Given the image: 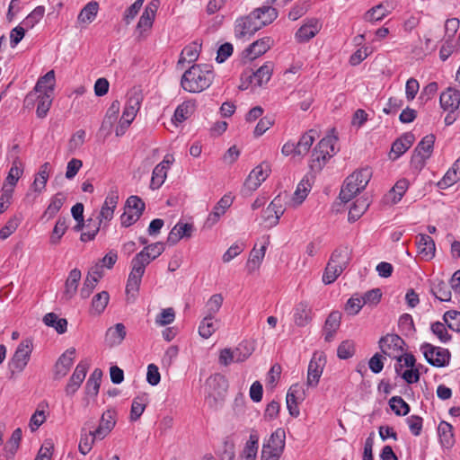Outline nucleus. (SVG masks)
Returning a JSON list of instances; mask_svg holds the SVG:
<instances>
[{
	"label": "nucleus",
	"instance_id": "obj_3",
	"mask_svg": "<svg viewBox=\"0 0 460 460\" xmlns=\"http://www.w3.org/2000/svg\"><path fill=\"white\" fill-rule=\"evenodd\" d=\"M142 101L143 94L139 88L134 87L128 91L124 111L119 119V125L115 130L117 137H120L125 134L126 130L136 118V115L140 109Z\"/></svg>",
	"mask_w": 460,
	"mask_h": 460
},
{
	"label": "nucleus",
	"instance_id": "obj_52",
	"mask_svg": "<svg viewBox=\"0 0 460 460\" xmlns=\"http://www.w3.org/2000/svg\"><path fill=\"white\" fill-rule=\"evenodd\" d=\"M66 229H67L66 218L59 217L58 219V221L56 222V225L51 233V235L49 238L50 243L54 244V245L59 243V242H60L62 236L65 234Z\"/></svg>",
	"mask_w": 460,
	"mask_h": 460
},
{
	"label": "nucleus",
	"instance_id": "obj_17",
	"mask_svg": "<svg viewBox=\"0 0 460 460\" xmlns=\"http://www.w3.org/2000/svg\"><path fill=\"white\" fill-rule=\"evenodd\" d=\"M416 238V246L419 256L425 261L432 260L436 252L434 240L425 234H419Z\"/></svg>",
	"mask_w": 460,
	"mask_h": 460
},
{
	"label": "nucleus",
	"instance_id": "obj_5",
	"mask_svg": "<svg viewBox=\"0 0 460 460\" xmlns=\"http://www.w3.org/2000/svg\"><path fill=\"white\" fill-rule=\"evenodd\" d=\"M349 255L346 250H336L331 256L323 275V281L329 285L333 283L349 264Z\"/></svg>",
	"mask_w": 460,
	"mask_h": 460
},
{
	"label": "nucleus",
	"instance_id": "obj_34",
	"mask_svg": "<svg viewBox=\"0 0 460 460\" xmlns=\"http://www.w3.org/2000/svg\"><path fill=\"white\" fill-rule=\"evenodd\" d=\"M82 274L78 269L72 270L66 280L64 296L71 299L76 293Z\"/></svg>",
	"mask_w": 460,
	"mask_h": 460
},
{
	"label": "nucleus",
	"instance_id": "obj_15",
	"mask_svg": "<svg viewBox=\"0 0 460 460\" xmlns=\"http://www.w3.org/2000/svg\"><path fill=\"white\" fill-rule=\"evenodd\" d=\"M159 6L160 0H151L146 4L137 25V31L140 34L152 28Z\"/></svg>",
	"mask_w": 460,
	"mask_h": 460
},
{
	"label": "nucleus",
	"instance_id": "obj_40",
	"mask_svg": "<svg viewBox=\"0 0 460 460\" xmlns=\"http://www.w3.org/2000/svg\"><path fill=\"white\" fill-rule=\"evenodd\" d=\"M110 301V295L107 291H102L93 296L91 304L90 312L92 314H101L103 313Z\"/></svg>",
	"mask_w": 460,
	"mask_h": 460
},
{
	"label": "nucleus",
	"instance_id": "obj_36",
	"mask_svg": "<svg viewBox=\"0 0 460 460\" xmlns=\"http://www.w3.org/2000/svg\"><path fill=\"white\" fill-rule=\"evenodd\" d=\"M311 190V183L308 179H302L297 184L296 189L291 198L290 204L293 207L301 205L306 199L309 191Z\"/></svg>",
	"mask_w": 460,
	"mask_h": 460
},
{
	"label": "nucleus",
	"instance_id": "obj_18",
	"mask_svg": "<svg viewBox=\"0 0 460 460\" xmlns=\"http://www.w3.org/2000/svg\"><path fill=\"white\" fill-rule=\"evenodd\" d=\"M75 352V348H69L58 358L54 369L55 378L60 379L66 376L74 363Z\"/></svg>",
	"mask_w": 460,
	"mask_h": 460
},
{
	"label": "nucleus",
	"instance_id": "obj_39",
	"mask_svg": "<svg viewBox=\"0 0 460 460\" xmlns=\"http://www.w3.org/2000/svg\"><path fill=\"white\" fill-rule=\"evenodd\" d=\"M224 302L222 294L212 295L205 304L203 315L214 316L220 311Z\"/></svg>",
	"mask_w": 460,
	"mask_h": 460
},
{
	"label": "nucleus",
	"instance_id": "obj_49",
	"mask_svg": "<svg viewBox=\"0 0 460 460\" xmlns=\"http://www.w3.org/2000/svg\"><path fill=\"white\" fill-rule=\"evenodd\" d=\"M431 292L439 301L448 302L451 300V287L444 281H438L431 288Z\"/></svg>",
	"mask_w": 460,
	"mask_h": 460
},
{
	"label": "nucleus",
	"instance_id": "obj_62",
	"mask_svg": "<svg viewBox=\"0 0 460 460\" xmlns=\"http://www.w3.org/2000/svg\"><path fill=\"white\" fill-rule=\"evenodd\" d=\"M252 348L248 342L243 341L240 343L234 349H233L235 362L240 363L245 361L252 355Z\"/></svg>",
	"mask_w": 460,
	"mask_h": 460
},
{
	"label": "nucleus",
	"instance_id": "obj_13",
	"mask_svg": "<svg viewBox=\"0 0 460 460\" xmlns=\"http://www.w3.org/2000/svg\"><path fill=\"white\" fill-rule=\"evenodd\" d=\"M258 18L259 17L256 16V13H253L252 12L245 17L237 19L234 25L235 36L238 38L252 36L261 30L258 23Z\"/></svg>",
	"mask_w": 460,
	"mask_h": 460
},
{
	"label": "nucleus",
	"instance_id": "obj_54",
	"mask_svg": "<svg viewBox=\"0 0 460 460\" xmlns=\"http://www.w3.org/2000/svg\"><path fill=\"white\" fill-rule=\"evenodd\" d=\"M65 202V197L61 193L56 194L50 200L49 205L45 210L43 217L48 219L52 218L60 210Z\"/></svg>",
	"mask_w": 460,
	"mask_h": 460
},
{
	"label": "nucleus",
	"instance_id": "obj_56",
	"mask_svg": "<svg viewBox=\"0 0 460 460\" xmlns=\"http://www.w3.org/2000/svg\"><path fill=\"white\" fill-rule=\"evenodd\" d=\"M100 222L95 221V219L89 218L87 219L86 228L87 231L83 232L80 236V240L82 242H89L94 239L98 232L101 228Z\"/></svg>",
	"mask_w": 460,
	"mask_h": 460
},
{
	"label": "nucleus",
	"instance_id": "obj_27",
	"mask_svg": "<svg viewBox=\"0 0 460 460\" xmlns=\"http://www.w3.org/2000/svg\"><path fill=\"white\" fill-rule=\"evenodd\" d=\"M460 180V157L447 170L444 177L437 183L441 190H446Z\"/></svg>",
	"mask_w": 460,
	"mask_h": 460
},
{
	"label": "nucleus",
	"instance_id": "obj_6",
	"mask_svg": "<svg viewBox=\"0 0 460 460\" xmlns=\"http://www.w3.org/2000/svg\"><path fill=\"white\" fill-rule=\"evenodd\" d=\"M336 138L332 137H323L314 147L312 153L310 167L312 170L320 171L324 166L327 159L335 153Z\"/></svg>",
	"mask_w": 460,
	"mask_h": 460
},
{
	"label": "nucleus",
	"instance_id": "obj_20",
	"mask_svg": "<svg viewBox=\"0 0 460 460\" xmlns=\"http://www.w3.org/2000/svg\"><path fill=\"white\" fill-rule=\"evenodd\" d=\"M272 72L273 64L271 62H267L258 68L256 72H253L252 74H246V78L252 86L261 87L270 81Z\"/></svg>",
	"mask_w": 460,
	"mask_h": 460
},
{
	"label": "nucleus",
	"instance_id": "obj_51",
	"mask_svg": "<svg viewBox=\"0 0 460 460\" xmlns=\"http://www.w3.org/2000/svg\"><path fill=\"white\" fill-rule=\"evenodd\" d=\"M116 424V413L108 410L102 415L100 425L95 431H111Z\"/></svg>",
	"mask_w": 460,
	"mask_h": 460
},
{
	"label": "nucleus",
	"instance_id": "obj_59",
	"mask_svg": "<svg viewBox=\"0 0 460 460\" xmlns=\"http://www.w3.org/2000/svg\"><path fill=\"white\" fill-rule=\"evenodd\" d=\"M443 320L450 330L460 332V312L447 311L445 313Z\"/></svg>",
	"mask_w": 460,
	"mask_h": 460
},
{
	"label": "nucleus",
	"instance_id": "obj_12",
	"mask_svg": "<svg viewBox=\"0 0 460 460\" xmlns=\"http://www.w3.org/2000/svg\"><path fill=\"white\" fill-rule=\"evenodd\" d=\"M326 364V357L323 353H314L307 369L306 385L307 387H316L320 377L323 375Z\"/></svg>",
	"mask_w": 460,
	"mask_h": 460
},
{
	"label": "nucleus",
	"instance_id": "obj_53",
	"mask_svg": "<svg viewBox=\"0 0 460 460\" xmlns=\"http://www.w3.org/2000/svg\"><path fill=\"white\" fill-rule=\"evenodd\" d=\"M259 437L256 434L251 433L250 439L247 441L243 456L246 460H256L258 451Z\"/></svg>",
	"mask_w": 460,
	"mask_h": 460
},
{
	"label": "nucleus",
	"instance_id": "obj_55",
	"mask_svg": "<svg viewBox=\"0 0 460 460\" xmlns=\"http://www.w3.org/2000/svg\"><path fill=\"white\" fill-rule=\"evenodd\" d=\"M167 169L163 165H156L152 173L150 187L153 190L158 189L162 186L167 177Z\"/></svg>",
	"mask_w": 460,
	"mask_h": 460
},
{
	"label": "nucleus",
	"instance_id": "obj_35",
	"mask_svg": "<svg viewBox=\"0 0 460 460\" xmlns=\"http://www.w3.org/2000/svg\"><path fill=\"white\" fill-rule=\"evenodd\" d=\"M56 84L55 72L54 70L49 71L43 76L40 77L34 91L36 93H53Z\"/></svg>",
	"mask_w": 460,
	"mask_h": 460
},
{
	"label": "nucleus",
	"instance_id": "obj_19",
	"mask_svg": "<svg viewBox=\"0 0 460 460\" xmlns=\"http://www.w3.org/2000/svg\"><path fill=\"white\" fill-rule=\"evenodd\" d=\"M87 369L88 366L84 362H80L76 366L66 385L65 392L66 395L71 396L79 389L85 378Z\"/></svg>",
	"mask_w": 460,
	"mask_h": 460
},
{
	"label": "nucleus",
	"instance_id": "obj_11",
	"mask_svg": "<svg viewBox=\"0 0 460 460\" xmlns=\"http://www.w3.org/2000/svg\"><path fill=\"white\" fill-rule=\"evenodd\" d=\"M270 172V169L268 164H261L257 165L246 178L242 192L244 195H250L252 191L256 190L268 178Z\"/></svg>",
	"mask_w": 460,
	"mask_h": 460
},
{
	"label": "nucleus",
	"instance_id": "obj_37",
	"mask_svg": "<svg viewBox=\"0 0 460 460\" xmlns=\"http://www.w3.org/2000/svg\"><path fill=\"white\" fill-rule=\"evenodd\" d=\"M104 438V433H83L78 445L79 452L84 456L87 455L93 448L95 439L102 440Z\"/></svg>",
	"mask_w": 460,
	"mask_h": 460
},
{
	"label": "nucleus",
	"instance_id": "obj_21",
	"mask_svg": "<svg viewBox=\"0 0 460 460\" xmlns=\"http://www.w3.org/2000/svg\"><path fill=\"white\" fill-rule=\"evenodd\" d=\"M24 164L20 156L15 155L12 161V166L3 182V187L14 190L19 179L22 176Z\"/></svg>",
	"mask_w": 460,
	"mask_h": 460
},
{
	"label": "nucleus",
	"instance_id": "obj_33",
	"mask_svg": "<svg viewBox=\"0 0 460 460\" xmlns=\"http://www.w3.org/2000/svg\"><path fill=\"white\" fill-rule=\"evenodd\" d=\"M408 188V180L401 179L397 181L394 186L391 189V190L385 195L386 202L391 204L398 203L405 194Z\"/></svg>",
	"mask_w": 460,
	"mask_h": 460
},
{
	"label": "nucleus",
	"instance_id": "obj_48",
	"mask_svg": "<svg viewBox=\"0 0 460 460\" xmlns=\"http://www.w3.org/2000/svg\"><path fill=\"white\" fill-rule=\"evenodd\" d=\"M369 202L367 199H358L350 207L349 211V220H358L367 209Z\"/></svg>",
	"mask_w": 460,
	"mask_h": 460
},
{
	"label": "nucleus",
	"instance_id": "obj_63",
	"mask_svg": "<svg viewBox=\"0 0 460 460\" xmlns=\"http://www.w3.org/2000/svg\"><path fill=\"white\" fill-rule=\"evenodd\" d=\"M355 353V343L352 341L346 340L342 341L337 349V355L341 359L351 358Z\"/></svg>",
	"mask_w": 460,
	"mask_h": 460
},
{
	"label": "nucleus",
	"instance_id": "obj_2",
	"mask_svg": "<svg viewBox=\"0 0 460 460\" xmlns=\"http://www.w3.org/2000/svg\"><path fill=\"white\" fill-rule=\"evenodd\" d=\"M154 260L155 258L146 247L132 259L131 270L126 285V293L128 295H132V296L137 295L146 267Z\"/></svg>",
	"mask_w": 460,
	"mask_h": 460
},
{
	"label": "nucleus",
	"instance_id": "obj_14",
	"mask_svg": "<svg viewBox=\"0 0 460 460\" xmlns=\"http://www.w3.org/2000/svg\"><path fill=\"white\" fill-rule=\"evenodd\" d=\"M119 202V192L117 190H111L107 194L105 200L101 208L99 215L95 221L106 225L113 218L115 208Z\"/></svg>",
	"mask_w": 460,
	"mask_h": 460
},
{
	"label": "nucleus",
	"instance_id": "obj_61",
	"mask_svg": "<svg viewBox=\"0 0 460 460\" xmlns=\"http://www.w3.org/2000/svg\"><path fill=\"white\" fill-rule=\"evenodd\" d=\"M146 394L137 396L133 400L132 405H131V411H130L132 420H137V418H139L142 415V413L144 412V411L146 409Z\"/></svg>",
	"mask_w": 460,
	"mask_h": 460
},
{
	"label": "nucleus",
	"instance_id": "obj_31",
	"mask_svg": "<svg viewBox=\"0 0 460 460\" xmlns=\"http://www.w3.org/2000/svg\"><path fill=\"white\" fill-rule=\"evenodd\" d=\"M272 44V40L270 37L262 38L249 46V48L245 50L246 56L250 60H252L270 49Z\"/></svg>",
	"mask_w": 460,
	"mask_h": 460
},
{
	"label": "nucleus",
	"instance_id": "obj_60",
	"mask_svg": "<svg viewBox=\"0 0 460 460\" xmlns=\"http://www.w3.org/2000/svg\"><path fill=\"white\" fill-rule=\"evenodd\" d=\"M45 7L37 6L27 17L22 21V24L26 28H33L44 16Z\"/></svg>",
	"mask_w": 460,
	"mask_h": 460
},
{
	"label": "nucleus",
	"instance_id": "obj_32",
	"mask_svg": "<svg viewBox=\"0 0 460 460\" xmlns=\"http://www.w3.org/2000/svg\"><path fill=\"white\" fill-rule=\"evenodd\" d=\"M219 323L214 316L204 315L199 325V334L203 339L210 338L219 328Z\"/></svg>",
	"mask_w": 460,
	"mask_h": 460
},
{
	"label": "nucleus",
	"instance_id": "obj_57",
	"mask_svg": "<svg viewBox=\"0 0 460 460\" xmlns=\"http://www.w3.org/2000/svg\"><path fill=\"white\" fill-rule=\"evenodd\" d=\"M364 305L359 294H354L346 303L344 310L349 315H356L359 313Z\"/></svg>",
	"mask_w": 460,
	"mask_h": 460
},
{
	"label": "nucleus",
	"instance_id": "obj_38",
	"mask_svg": "<svg viewBox=\"0 0 460 460\" xmlns=\"http://www.w3.org/2000/svg\"><path fill=\"white\" fill-rule=\"evenodd\" d=\"M316 134L315 130L311 129L300 137L299 141L296 144L297 156H304L308 153L314 142Z\"/></svg>",
	"mask_w": 460,
	"mask_h": 460
},
{
	"label": "nucleus",
	"instance_id": "obj_30",
	"mask_svg": "<svg viewBox=\"0 0 460 460\" xmlns=\"http://www.w3.org/2000/svg\"><path fill=\"white\" fill-rule=\"evenodd\" d=\"M414 140V135L411 132L402 135L400 138L395 140L391 148V154L394 155L392 158L397 159L404 154L412 146Z\"/></svg>",
	"mask_w": 460,
	"mask_h": 460
},
{
	"label": "nucleus",
	"instance_id": "obj_22",
	"mask_svg": "<svg viewBox=\"0 0 460 460\" xmlns=\"http://www.w3.org/2000/svg\"><path fill=\"white\" fill-rule=\"evenodd\" d=\"M293 320L298 327H304L312 321V308L307 302L302 301L295 306Z\"/></svg>",
	"mask_w": 460,
	"mask_h": 460
},
{
	"label": "nucleus",
	"instance_id": "obj_25",
	"mask_svg": "<svg viewBox=\"0 0 460 460\" xmlns=\"http://www.w3.org/2000/svg\"><path fill=\"white\" fill-rule=\"evenodd\" d=\"M460 90H455L453 88H447L445 92L440 94V105L441 107L449 111H456L460 104Z\"/></svg>",
	"mask_w": 460,
	"mask_h": 460
},
{
	"label": "nucleus",
	"instance_id": "obj_9",
	"mask_svg": "<svg viewBox=\"0 0 460 460\" xmlns=\"http://www.w3.org/2000/svg\"><path fill=\"white\" fill-rule=\"evenodd\" d=\"M145 203L137 196H130L125 205V211L120 217L121 225L125 227L136 223L143 214Z\"/></svg>",
	"mask_w": 460,
	"mask_h": 460
},
{
	"label": "nucleus",
	"instance_id": "obj_47",
	"mask_svg": "<svg viewBox=\"0 0 460 460\" xmlns=\"http://www.w3.org/2000/svg\"><path fill=\"white\" fill-rule=\"evenodd\" d=\"M285 439L286 433H271L263 447L282 454L285 448Z\"/></svg>",
	"mask_w": 460,
	"mask_h": 460
},
{
	"label": "nucleus",
	"instance_id": "obj_23",
	"mask_svg": "<svg viewBox=\"0 0 460 460\" xmlns=\"http://www.w3.org/2000/svg\"><path fill=\"white\" fill-rule=\"evenodd\" d=\"M435 136L429 134L425 136L415 148V158H420V162L424 164L433 152Z\"/></svg>",
	"mask_w": 460,
	"mask_h": 460
},
{
	"label": "nucleus",
	"instance_id": "obj_45",
	"mask_svg": "<svg viewBox=\"0 0 460 460\" xmlns=\"http://www.w3.org/2000/svg\"><path fill=\"white\" fill-rule=\"evenodd\" d=\"M98 3H88L79 13L77 20L81 23H91L96 17L98 13Z\"/></svg>",
	"mask_w": 460,
	"mask_h": 460
},
{
	"label": "nucleus",
	"instance_id": "obj_29",
	"mask_svg": "<svg viewBox=\"0 0 460 460\" xmlns=\"http://www.w3.org/2000/svg\"><path fill=\"white\" fill-rule=\"evenodd\" d=\"M200 50L201 43L198 41L190 43L181 50L177 66H181L184 63L195 62L199 58Z\"/></svg>",
	"mask_w": 460,
	"mask_h": 460
},
{
	"label": "nucleus",
	"instance_id": "obj_1",
	"mask_svg": "<svg viewBox=\"0 0 460 460\" xmlns=\"http://www.w3.org/2000/svg\"><path fill=\"white\" fill-rule=\"evenodd\" d=\"M214 71L208 65H193L181 76V86L186 92L198 93L213 83Z\"/></svg>",
	"mask_w": 460,
	"mask_h": 460
},
{
	"label": "nucleus",
	"instance_id": "obj_44",
	"mask_svg": "<svg viewBox=\"0 0 460 460\" xmlns=\"http://www.w3.org/2000/svg\"><path fill=\"white\" fill-rule=\"evenodd\" d=\"M102 372L96 368L93 371L85 385V392L88 395L96 396L99 392Z\"/></svg>",
	"mask_w": 460,
	"mask_h": 460
},
{
	"label": "nucleus",
	"instance_id": "obj_64",
	"mask_svg": "<svg viewBox=\"0 0 460 460\" xmlns=\"http://www.w3.org/2000/svg\"><path fill=\"white\" fill-rule=\"evenodd\" d=\"M54 450V443L50 439H46L41 445L34 460H51Z\"/></svg>",
	"mask_w": 460,
	"mask_h": 460
},
{
	"label": "nucleus",
	"instance_id": "obj_26",
	"mask_svg": "<svg viewBox=\"0 0 460 460\" xmlns=\"http://www.w3.org/2000/svg\"><path fill=\"white\" fill-rule=\"evenodd\" d=\"M50 172L51 165L49 162H46L40 165L39 172L35 175L34 181L31 186V189L34 192L40 194L45 190Z\"/></svg>",
	"mask_w": 460,
	"mask_h": 460
},
{
	"label": "nucleus",
	"instance_id": "obj_7",
	"mask_svg": "<svg viewBox=\"0 0 460 460\" xmlns=\"http://www.w3.org/2000/svg\"><path fill=\"white\" fill-rule=\"evenodd\" d=\"M32 351V341L23 340L18 345L11 361L9 362L10 378L20 375L26 367Z\"/></svg>",
	"mask_w": 460,
	"mask_h": 460
},
{
	"label": "nucleus",
	"instance_id": "obj_46",
	"mask_svg": "<svg viewBox=\"0 0 460 460\" xmlns=\"http://www.w3.org/2000/svg\"><path fill=\"white\" fill-rule=\"evenodd\" d=\"M37 99V116L39 118H45L47 116L48 111H49L52 101H53V93H39Z\"/></svg>",
	"mask_w": 460,
	"mask_h": 460
},
{
	"label": "nucleus",
	"instance_id": "obj_10",
	"mask_svg": "<svg viewBox=\"0 0 460 460\" xmlns=\"http://www.w3.org/2000/svg\"><path fill=\"white\" fill-rule=\"evenodd\" d=\"M426 360L433 367H443L449 364L451 354L447 349L435 347L429 343L421 345Z\"/></svg>",
	"mask_w": 460,
	"mask_h": 460
},
{
	"label": "nucleus",
	"instance_id": "obj_4",
	"mask_svg": "<svg viewBox=\"0 0 460 460\" xmlns=\"http://www.w3.org/2000/svg\"><path fill=\"white\" fill-rule=\"evenodd\" d=\"M371 178V172L365 168L352 172L347 177L340 192L342 202H349L358 193L366 188Z\"/></svg>",
	"mask_w": 460,
	"mask_h": 460
},
{
	"label": "nucleus",
	"instance_id": "obj_41",
	"mask_svg": "<svg viewBox=\"0 0 460 460\" xmlns=\"http://www.w3.org/2000/svg\"><path fill=\"white\" fill-rule=\"evenodd\" d=\"M253 13H256V16L259 17L258 23L261 29L272 22L278 15L276 9L271 6H263L258 8L253 11Z\"/></svg>",
	"mask_w": 460,
	"mask_h": 460
},
{
	"label": "nucleus",
	"instance_id": "obj_58",
	"mask_svg": "<svg viewBox=\"0 0 460 460\" xmlns=\"http://www.w3.org/2000/svg\"><path fill=\"white\" fill-rule=\"evenodd\" d=\"M21 217L13 216L10 217L6 224L0 229V239H7L13 233H14L21 224Z\"/></svg>",
	"mask_w": 460,
	"mask_h": 460
},
{
	"label": "nucleus",
	"instance_id": "obj_24",
	"mask_svg": "<svg viewBox=\"0 0 460 460\" xmlns=\"http://www.w3.org/2000/svg\"><path fill=\"white\" fill-rule=\"evenodd\" d=\"M269 241H265L260 249H256L255 247L251 251L249 259L246 262V270L249 274H252L256 270H259L263 258L265 256L266 249L268 246Z\"/></svg>",
	"mask_w": 460,
	"mask_h": 460
},
{
	"label": "nucleus",
	"instance_id": "obj_50",
	"mask_svg": "<svg viewBox=\"0 0 460 460\" xmlns=\"http://www.w3.org/2000/svg\"><path fill=\"white\" fill-rule=\"evenodd\" d=\"M388 13L389 11L387 7L384 4H379L368 10L365 13L364 19L370 22H378L384 19Z\"/></svg>",
	"mask_w": 460,
	"mask_h": 460
},
{
	"label": "nucleus",
	"instance_id": "obj_42",
	"mask_svg": "<svg viewBox=\"0 0 460 460\" xmlns=\"http://www.w3.org/2000/svg\"><path fill=\"white\" fill-rule=\"evenodd\" d=\"M43 323L49 327L54 328L58 333L63 334L67 329V321L65 318H58L54 313H49L44 315Z\"/></svg>",
	"mask_w": 460,
	"mask_h": 460
},
{
	"label": "nucleus",
	"instance_id": "obj_28",
	"mask_svg": "<svg viewBox=\"0 0 460 460\" xmlns=\"http://www.w3.org/2000/svg\"><path fill=\"white\" fill-rule=\"evenodd\" d=\"M127 334L126 327L123 323H116L114 326L110 327L105 334V341L109 346H118L125 339Z\"/></svg>",
	"mask_w": 460,
	"mask_h": 460
},
{
	"label": "nucleus",
	"instance_id": "obj_43",
	"mask_svg": "<svg viewBox=\"0 0 460 460\" xmlns=\"http://www.w3.org/2000/svg\"><path fill=\"white\" fill-rule=\"evenodd\" d=\"M194 107V102L190 101L182 102L175 110L172 122L177 124L186 120L192 114Z\"/></svg>",
	"mask_w": 460,
	"mask_h": 460
},
{
	"label": "nucleus",
	"instance_id": "obj_16",
	"mask_svg": "<svg viewBox=\"0 0 460 460\" xmlns=\"http://www.w3.org/2000/svg\"><path fill=\"white\" fill-rule=\"evenodd\" d=\"M322 25L315 18L308 20L296 32L295 40L298 43H305L315 37L321 31Z\"/></svg>",
	"mask_w": 460,
	"mask_h": 460
},
{
	"label": "nucleus",
	"instance_id": "obj_8",
	"mask_svg": "<svg viewBox=\"0 0 460 460\" xmlns=\"http://www.w3.org/2000/svg\"><path fill=\"white\" fill-rule=\"evenodd\" d=\"M378 346L385 356L402 362L405 342L399 335L387 333L380 338Z\"/></svg>",
	"mask_w": 460,
	"mask_h": 460
}]
</instances>
